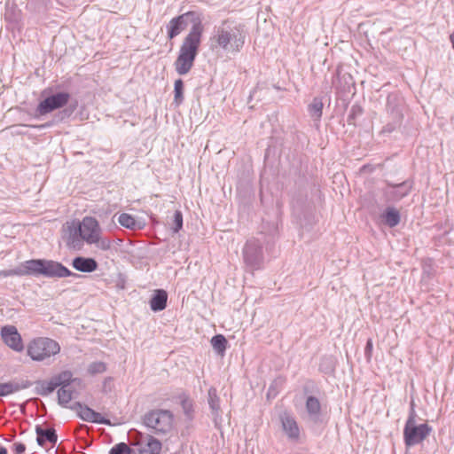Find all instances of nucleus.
<instances>
[{"instance_id": "f257e3e1", "label": "nucleus", "mask_w": 454, "mask_h": 454, "mask_svg": "<svg viewBox=\"0 0 454 454\" xmlns=\"http://www.w3.org/2000/svg\"><path fill=\"white\" fill-rule=\"evenodd\" d=\"M245 25L233 20H224L214 28L210 37L211 48L221 49L227 52L237 53L245 44Z\"/></svg>"}, {"instance_id": "f03ea898", "label": "nucleus", "mask_w": 454, "mask_h": 454, "mask_svg": "<svg viewBox=\"0 0 454 454\" xmlns=\"http://www.w3.org/2000/svg\"><path fill=\"white\" fill-rule=\"evenodd\" d=\"M0 276H43L45 278L78 277L62 263L45 259H31L21 263L18 268L0 270Z\"/></svg>"}, {"instance_id": "7ed1b4c3", "label": "nucleus", "mask_w": 454, "mask_h": 454, "mask_svg": "<svg viewBox=\"0 0 454 454\" xmlns=\"http://www.w3.org/2000/svg\"><path fill=\"white\" fill-rule=\"evenodd\" d=\"M202 35L195 29L187 34L180 46L178 56L174 63L176 73L180 75L188 74L194 65L199 53Z\"/></svg>"}, {"instance_id": "20e7f679", "label": "nucleus", "mask_w": 454, "mask_h": 454, "mask_svg": "<svg viewBox=\"0 0 454 454\" xmlns=\"http://www.w3.org/2000/svg\"><path fill=\"white\" fill-rule=\"evenodd\" d=\"M202 20V14L194 11H189L171 19L167 25L168 39H174L187 27L189 23H192V27L188 34H192L193 29H195V32L199 31L200 35H203L204 26Z\"/></svg>"}, {"instance_id": "39448f33", "label": "nucleus", "mask_w": 454, "mask_h": 454, "mask_svg": "<svg viewBox=\"0 0 454 454\" xmlns=\"http://www.w3.org/2000/svg\"><path fill=\"white\" fill-rule=\"evenodd\" d=\"M60 351L59 344L47 337L33 339L27 347V356L33 361H43Z\"/></svg>"}, {"instance_id": "423d86ee", "label": "nucleus", "mask_w": 454, "mask_h": 454, "mask_svg": "<svg viewBox=\"0 0 454 454\" xmlns=\"http://www.w3.org/2000/svg\"><path fill=\"white\" fill-rule=\"evenodd\" d=\"M143 423L154 434H167L172 428L173 414L168 410H151L143 416Z\"/></svg>"}, {"instance_id": "0eeeda50", "label": "nucleus", "mask_w": 454, "mask_h": 454, "mask_svg": "<svg viewBox=\"0 0 454 454\" xmlns=\"http://www.w3.org/2000/svg\"><path fill=\"white\" fill-rule=\"evenodd\" d=\"M432 432L427 423L418 425L413 419V412L409 414L403 428V441L407 448L421 443Z\"/></svg>"}, {"instance_id": "6e6552de", "label": "nucleus", "mask_w": 454, "mask_h": 454, "mask_svg": "<svg viewBox=\"0 0 454 454\" xmlns=\"http://www.w3.org/2000/svg\"><path fill=\"white\" fill-rule=\"evenodd\" d=\"M387 121L381 129V133H392L401 127L403 114V100L396 94H389L387 98Z\"/></svg>"}, {"instance_id": "1a4fd4ad", "label": "nucleus", "mask_w": 454, "mask_h": 454, "mask_svg": "<svg viewBox=\"0 0 454 454\" xmlns=\"http://www.w3.org/2000/svg\"><path fill=\"white\" fill-rule=\"evenodd\" d=\"M70 98V94L66 91L51 94L38 104L34 117L41 119L43 116L66 106Z\"/></svg>"}, {"instance_id": "9d476101", "label": "nucleus", "mask_w": 454, "mask_h": 454, "mask_svg": "<svg viewBox=\"0 0 454 454\" xmlns=\"http://www.w3.org/2000/svg\"><path fill=\"white\" fill-rule=\"evenodd\" d=\"M243 260L251 270H259L263 264L262 243L256 239H248L243 248Z\"/></svg>"}, {"instance_id": "9b49d317", "label": "nucleus", "mask_w": 454, "mask_h": 454, "mask_svg": "<svg viewBox=\"0 0 454 454\" xmlns=\"http://www.w3.org/2000/svg\"><path fill=\"white\" fill-rule=\"evenodd\" d=\"M383 189V197L387 203H396L410 194L413 187L412 180H405L399 184H393L388 181Z\"/></svg>"}, {"instance_id": "f8f14e48", "label": "nucleus", "mask_w": 454, "mask_h": 454, "mask_svg": "<svg viewBox=\"0 0 454 454\" xmlns=\"http://www.w3.org/2000/svg\"><path fill=\"white\" fill-rule=\"evenodd\" d=\"M69 408L73 411H75L77 415L84 421L107 426L112 425L108 419L104 418L100 413L95 411L89 406L84 405L80 402H75Z\"/></svg>"}, {"instance_id": "ddd939ff", "label": "nucleus", "mask_w": 454, "mask_h": 454, "mask_svg": "<svg viewBox=\"0 0 454 454\" xmlns=\"http://www.w3.org/2000/svg\"><path fill=\"white\" fill-rule=\"evenodd\" d=\"M78 227H81L83 239L88 244L97 241L98 233H101V229L96 218L85 216L82 221L75 222Z\"/></svg>"}, {"instance_id": "4468645a", "label": "nucleus", "mask_w": 454, "mask_h": 454, "mask_svg": "<svg viewBox=\"0 0 454 454\" xmlns=\"http://www.w3.org/2000/svg\"><path fill=\"white\" fill-rule=\"evenodd\" d=\"M1 337L5 345L16 352L24 349L21 335L14 325H4L1 328Z\"/></svg>"}, {"instance_id": "2eb2a0df", "label": "nucleus", "mask_w": 454, "mask_h": 454, "mask_svg": "<svg viewBox=\"0 0 454 454\" xmlns=\"http://www.w3.org/2000/svg\"><path fill=\"white\" fill-rule=\"evenodd\" d=\"M308 420L313 425L323 423L322 406L319 400L314 395H308L305 403Z\"/></svg>"}, {"instance_id": "dca6fc26", "label": "nucleus", "mask_w": 454, "mask_h": 454, "mask_svg": "<svg viewBox=\"0 0 454 454\" xmlns=\"http://www.w3.org/2000/svg\"><path fill=\"white\" fill-rule=\"evenodd\" d=\"M81 227H78L75 222L67 226V232L64 236L66 245L68 248L74 250H81L85 240L82 235Z\"/></svg>"}, {"instance_id": "f3484780", "label": "nucleus", "mask_w": 454, "mask_h": 454, "mask_svg": "<svg viewBox=\"0 0 454 454\" xmlns=\"http://www.w3.org/2000/svg\"><path fill=\"white\" fill-rule=\"evenodd\" d=\"M207 402L213 416V421L216 428H220L222 423V410L220 407V398L217 395L216 389L210 387L207 391Z\"/></svg>"}, {"instance_id": "a211bd4d", "label": "nucleus", "mask_w": 454, "mask_h": 454, "mask_svg": "<svg viewBox=\"0 0 454 454\" xmlns=\"http://www.w3.org/2000/svg\"><path fill=\"white\" fill-rule=\"evenodd\" d=\"M282 428L290 440L297 441L300 437V429L294 417L288 413L280 416Z\"/></svg>"}, {"instance_id": "6ab92c4d", "label": "nucleus", "mask_w": 454, "mask_h": 454, "mask_svg": "<svg viewBox=\"0 0 454 454\" xmlns=\"http://www.w3.org/2000/svg\"><path fill=\"white\" fill-rule=\"evenodd\" d=\"M32 385L33 383L27 380H14L4 383H0V396L12 395L20 390L28 388Z\"/></svg>"}, {"instance_id": "aec40b11", "label": "nucleus", "mask_w": 454, "mask_h": 454, "mask_svg": "<svg viewBox=\"0 0 454 454\" xmlns=\"http://www.w3.org/2000/svg\"><path fill=\"white\" fill-rule=\"evenodd\" d=\"M36 442L39 446H44L46 442L55 445L58 441V435L54 427L43 428L41 425L35 427Z\"/></svg>"}, {"instance_id": "412c9836", "label": "nucleus", "mask_w": 454, "mask_h": 454, "mask_svg": "<svg viewBox=\"0 0 454 454\" xmlns=\"http://www.w3.org/2000/svg\"><path fill=\"white\" fill-rule=\"evenodd\" d=\"M72 266L78 271L90 273L98 269V263L91 257L76 256L72 261Z\"/></svg>"}, {"instance_id": "4be33fe9", "label": "nucleus", "mask_w": 454, "mask_h": 454, "mask_svg": "<svg viewBox=\"0 0 454 454\" xmlns=\"http://www.w3.org/2000/svg\"><path fill=\"white\" fill-rule=\"evenodd\" d=\"M323 100L318 97L314 98L312 102L308 106V112L317 128L319 127V122L323 114Z\"/></svg>"}, {"instance_id": "5701e85b", "label": "nucleus", "mask_w": 454, "mask_h": 454, "mask_svg": "<svg viewBox=\"0 0 454 454\" xmlns=\"http://www.w3.org/2000/svg\"><path fill=\"white\" fill-rule=\"evenodd\" d=\"M168 294L163 289H157L150 300V308L153 311H161L167 306Z\"/></svg>"}, {"instance_id": "b1692460", "label": "nucleus", "mask_w": 454, "mask_h": 454, "mask_svg": "<svg viewBox=\"0 0 454 454\" xmlns=\"http://www.w3.org/2000/svg\"><path fill=\"white\" fill-rule=\"evenodd\" d=\"M35 393L38 395L46 396L52 393L57 387H59V383H55L53 378H51L49 381L47 380H36L35 382Z\"/></svg>"}, {"instance_id": "393cba45", "label": "nucleus", "mask_w": 454, "mask_h": 454, "mask_svg": "<svg viewBox=\"0 0 454 454\" xmlns=\"http://www.w3.org/2000/svg\"><path fill=\"white\" fill-rule=\"evenodd\" d=\"M381 216L384 223L390 228L398 225L401 220L399 211L393 207H387Z\"/></svg>"}, {"instance_id": "a878e982", "label": "nucleus", "mask_w": 454, "mask_h": 454, "mask_svg": "<svg viewBox=\"0 0 454 454\" xmlns=\"http://www.w3.org/2000/svg\"><path fill=\"white\" fill-rule=\"evenodd\" d=\"M118 223L128 229L130 230H140L142 228L139 222H137L135 217L127 213H122L118 217Z\"/></svg>"}, {"instance_id": "bb28decb", "label": "nucleus", "mask_w": 454, "mask_h": 454, "mask_svg": "<svg viewBox=\"0 0 454 454\" xmlns=\"http://www.w3.org/2000/svg\"><path fill=\"white\" fill-rule=\"evenodd\" d=\"M228 341L222 334H216L211 339V345L214 350L219 355L223 356L227 348Z\"/></svg>"}, {"instance_id": "cd10ccee", "label": "nucleus", "mask_w": 454, "mask_h": 454, "mask_svg": "<svg viewBox=\"0 0 454 454\" xmlns=\"http://www.w3.org/2000/svg\"><path fill=\"white\" fill-rule=\"evenodd\" d=\"M73 399V390L68 387H59L58 390V403L63 407H67V403Z\"/></svg>"}, {"instance_id": "c85d7f7f", "label": "nucleus", "mask_w": 454, "mask_h": 454, "mask_svg": "<svg viewBox=\"0 0 454 454\" xmlns=\"http://www.w3.org/2000/svg\"><path fill=\"white\" fill-rule=\"evenodd\" d=\"M52 378L55 383H59V387H69L71 382L76 380V379H73V374L70 371H64Z\"/></svg>"}, {"instance_id": "c756f323", "label": "nucleus", "mask_w": 454, "mask_h": 454, "mask_svg": "<svg viewBox=\"0 0 454 454\" xmlns=\"http://www.w3.org/2000/svg\"><path fill=\"white\" fill-rule=\"evenodd\" d=\"M184 84L182 79H177L174 85V103L176 106H180L184 101Z\"/></svg>"}, {"instance_id": "7c9ffc66", "label": "nucleus", "mask_w": 454, "mask_h": 454, "mask_svg": "<svg viewBox=\"0 0 454 454\" xmlns=\"http://www.w3.org/2000/svg\"><path fill=\"white\" fill-rule=\"evenodd\" d=\"M364 113L363 107L358 105L355 104L351 106L350 111L348 113V115L347 117V122L348 125H356V119L361 116Z\"/></svg>"}, {"instance_id": "2f4dec72", "label": "nucleus", "mask_w": 454, "mask_h": 454, "mask_svg": "<svg viewBox=\"0 0 454 454\" xmlns=\"http://www.w3.org/2000/svg\"><path fill=\"white\" fill-rule=\"evenodd\" d=\"M109 454H134V450L127 443L120 442L110 450Z\"/></svg>"}, {"instance_id": "473e14b6", "label": "nucleus", "mask_w": 454, "mask_h": 454, "mask_svg": "<svg viewBox=\"0 0 454 454\" xmlns=\"http://www.w3.org/2000/svg\"><path fill=\"white\" fill-rule=\"evenodd\" d=\"M76 109V103L74 105H69L67 107L60 110L56 115L55 118L57 119V121H62L65 119L70 117L72 114Z\"/></svg>"}, {"instance_id": "72a5a7b5", "label": "nucleus", "mask_w": 454, "mask_h": 454, "mask_svg": "<svg viewBox=\"0 0 454 454\" xmlns=\"http://www.w3.org/2000/svg\"><path fill=\"white\" fill-rule=\"evenodd\" d=\"M182 409L184 411V413L186 417V419L191 421L193 419V405L191 400L189 399H184L181 402Z\"/></svg>"}, {"instance_id": "f704fd0d", "label": "nucleus", "mask_w": 454, "mask_h": 454, "mask_svg": "<svg viewBox=\"0 0 454 454\" xmlns=\"http://www.w3.org/2000/svg\"><path fill=\"white\" fill-rule=\"evenodd\" d=\"M183 227V214L180 210H176L173 216L171 229L174 233H177Z\"/></svg>"}, {"instance_id": "c9c22d12", "label": "nucleus", "mask_w": 454, "mask_h": 454, "mask_svg": "<svg viewBox=\"0 0 454 454\" xmlns=\"http://www.w3.org/2000/svg\"><path fill=\"white\" fill-rule=\"evenodd\" d=\"M106 371V365L103 362H93L88 367V372L90 375L103 373Z\"/></svg>"}, {"instance_id": "e433bc0d", "label": "nucleus", "mask_w": 454, "mask_h": 454, "mask_svg": "<svg viewBox=\"0 0 454 454\" xmlns=\"http://www.w3.org/2000/svg\"><path fill=\"white\" fill-rule=\"evenodd\" d=\"M147 447L151 453L159 454L161 450V443L153 436L148 435Z\"/></svg>"}, {"instance_id": "4c0bfd02", "label": "nucleus", "mask_w": 454, "mask_h": 454, "mask_svg": "<svg viewBox=\"0 0 454 454\" xmlns=\"http://www.w3.org/2000/svg\"><path fill=\"white\" fill-rule=\"evenodd\" d=\"M303 393L306 395H312V394H316L319 392V389L315 383V381L309 380L305 382L302 387Z\"/></svg>"}, {"instance_id": "58836bf2", "label": "nucleus", "mask_w": 454, "mask_h": 454, "mask_svg": "<svg viewBox=\"0 0 454 454\" xmlns=\"http://www.w3.org/2000/svg\"><path fill=\"white\" fill-rule=\"evenodd\" d=\"M92 244H95L98 248L106 251L111 248L112 242L109 239L100 238V233H98L97 241L92 242Z\"/></svg>"}, {"instance_id": "ea45409f", "label": "nucleus", "mask_w": 454, "mask_h": 454, "mask_svg": "<svg viewBox=\"0 0 454 454\" xmlns=\"http://www.w3.org/2000/svg\"><path fill=\"white\" fill-rule=\"evenodd\" d=\"M372 352V339H368L365 348H364V354H365V356L367 357V359L371 358Z\"/></svg>"}, {"instance_id": "a19ab883", "label": "nucleus", "mask_w": 454, "mask_h": 454, "mask_svg": "<svg viewBox=\"0 0 454 454\" xmlns=\"http://www.w3.org/2000/svg\"><path fill=\"white\" fill-rule=\"evenodd\" d=\"M13 449H14L15 454H23L26 450V446L24 443L15 442L13 444Z\"/></svg>"}, {"instance_id": "79ce46f5", "label": "nucleus", "mask_w": 454, "mask_h": 454, "mask_svg": "<svg viewBox=\"0 0 454 454\" xmlns=\"http://www.w3.org/2000/svg\"><path fill=\"white\" fill-rule=\"evenodd\" d=\"M410 405H411V409H410L409 414H411V412H413V419H416L417 414L415 411V403L413 400H411Z\"/></svg>"}, {"instance_id": "37998d69", "label": "nucleus", "mask_w": 454, "mask_h": 454, "mask_svg": "<svg viewBox=\"0 0 454 454\" xmlns=\"http://www.w3.org/2000/svg\"><path fill=\"white\" fill-rule=\"evenodd\" d=\"M53 122H54V121L46 122V123H44V124L38 125V126H33V127H34V128H38V129L47 128V127L51 126Z\"/></svg>"}, {"instance_id": "c03bdc74", "label": "nucleus", "mask_w": 454, "mask_h": 454, "mask_svg": "<svg viewBox=\"0 0 454 454\" xmlns=\"http://www.w3.org/2000/svg\"><path fill=\"white\" fill-rule=\"evenodd\" d=\"M4 17H5V20H8L10 21L16 20V19L11 18V16H10V14L8 12H5Z\"/></svg>"}, {"instance_id": "a18cd8bd", "label": "nucleus", "mask_w": 454, "mask_h": 454, "mask_svg": "<svg viewBox=\"0 0 454 454\" xmlns=\"http://www.w3.org/2000/svg\"><path fill=\"white\" fill-rule=\"evenodd\" d=\"M0 454H7V449L4 446H0Z\"/></svg>"}, {"instance_id": "49530a36", "label": "nucleus", "mask_w": 454, "mask_h": 454, "mask_svg": "<svg viewBox=\"0 0 454 454\" xmlns=\"http://www.w3.org/2000/svg\"><path fill=\"white\" fill-rule=\"evenodd\" d=\"M450 42H451V43H452V47H453V49H454V33L450 35Z\"/></svg>"}, {"instance_id": "de8ad7c7", "label": "nucleus", "mask_w": 454, "mask_h": 454, "mask_svg": "<svg viewBox=\"0 0 454 454\" xmlns=\"http://www.w3.org/2000/svg\"><path fill=\"white\" fill-rule=\"evenodd\" d=\"M130 433H134V434H140L138 431L137 430H133V431H130Z\"/></svg>"}]
</instances>
